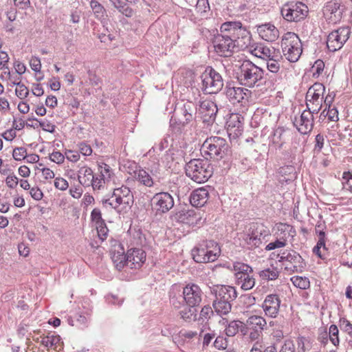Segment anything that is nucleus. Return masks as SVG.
<instances>
[{
  "instance_id": "nucleus-6",
  "label": "nucleus",
  "mask_w": 352,
  "mask_h": 352,
  "mask_svg": "<svg viewBox=\"0 0 352 352\" xmlns=\"http://www.w3.org/2000/svg\"><path fill=\"white\" fill-rule=\"evenodd\" d=\"M102 204L118 210L129 208L133 204V195L128 187L122 186L115 188L111 198L102 200Z\"/></svg>"
},
{
  "instance_id": "nucleus-43",
  "label": "nucleus",
  "mask_w": 352,
  "mask_h": 352,
  "mask_svg": "<svg viewBox=\"0 0 352 352\" xmlns=\"http://www.w3.org/2000/svg\"><path fill=\"white\" fill-rule=\"evenodd\" d=\"M291 281L295 287L301 289H308L310 286L309 278L305 276H294L291 278Z\"/></svg>"
},
{
  "instance_id": "nucleus-13",
  "label": "nucleus",
  "mask_w": 352,
  "mask_h": 352,
  "mask_svg": "<svg viewBox=\"0 0 352 352\" xmlns=\"http://www.w3.org/2000/svg\"><path fill=\"white\" fill-rule=\"evenodd\" d=\"M278 261L282 263L285 269L293 272H301L305 267V263L301 256L295 251L285 250L278 254Z\"/></svg>"
},
{
  "instance_id": "nucleus-45",
  "label": "nucleus",
  "mask_w": 352,
  "mask_h": 352,
  "mask_svg": "<svg viewBox=\"0 0 352 352\" xmlns=\"http://www.w3.org/2000/svg\"><path fill=\"white\" fill-rule=\"evenodd\" d=\"M12 84L16 86L15 94L17 97L21 99H24L28 97L29 94V90L24 84H23L21 81L17 80H13Z\"/></svg>"
},
{
  "instance_id": "nucleus-57",
  "label": "nucleus",
  "mask_w": 352,
  "mask_h": 352,
  "mask_svg": "<svg viewBox=\"0 0 352 352\" xmlns=\"http://www.w3.org/2000/svg\"><path fill=\"white\" fill-rule=\"evenodd\" d=\"M340 329L347 333L352 338V324L344 318L340 320Z\"/></svg>"
},
{
  "instance_id": "nucleus-23",
  "label": "nucleus",
  "mask_w": 352,
  "mask_h": 352,
  "mask_svg": "<svg viewBox=\"0 0 352 352\" xmlns=\"http://www.w3.org/2000/svg\"><path fill=\"white\" fill-rule=\"evenodd\" d=\"M281 300L277 294L267 295L262 305V308L267 316L276 318L279 312Z\"/></svg>"
},
{
  "instance_id": "nucleus-60",
  "label": "nucleus",
  "mask_w": 352,
  "mask_h": 352,
  "mask_svg": "<svg viewBox=\"0 0 352 352\" xmlns=\"http://www.w3.org/2000/svg\"><path fill=\"white\" fill-rule=\"evenodd\" d=\"M324 67V64L322 60H318L315 62L314 65L312 67L313 74L314 76H319L321 72L323 71Z\"/></svg>"
},
{
  "instance_id": "nucleus-16",
  "label": "nucleus",
  "mask_w": 352,
  "mask_h": 352,
  "mask_svg": "<svg viewBox=\"0 0 352 352\" xmlns=\"http://www.w3.org/2000/svg\"><path fill=\"white\" fill-rule=\"evenodd\" d=\"M213 44L216 52L223 56H230L234 50L238 48L236 43L231 37L221 33L215 36Z\"/></svg>"
},
{
  "instance_id": "nucleus-41",
  "label": "nucleus",
  "mask_w": 352,
  "mask_h": 352,
  "mask_svg": "<svg viewBox=\"0 0 352 352\" xmlns=\"http://www.w3.org/2000/svg\"><path fill=\"white\" fill-rule=\"evenodd\" d=\"M197 335V331L181 330L179 333L173 337V341L178 345H182L185 340H190Z\"/></svg>"
},
{
  "instance_id": "nucleus-1",
  "label": "nucleus",
  "mask_w": 352,
  "mask_h": 352,
  "mask_svg": "<svg viewBox=\"0 0 352 352\" xmlns=\"http://www.w3.org/2000/svg\"><path fill=\"white\" fill-rule=\"evenodd\" d=\"M239 67L236 72L237 79L239 82L248 87L258 86L263 78V70L256 66L250 60H243L239 65H236Z\"/></svg>"
},
{
  "instance_id": "nucleus-26",
  "label": "nucleus",
  "mask_w": 352,
  "mask_h": 352,
  "mask_svg": "<svg viewBox=\"0 0 352 352\" xmlns=\"http://www.w3.org/2000/svg\"><path fill=\"white\" fill-rule=\"evenodd\" d=\"M243 117L238 113H232L226 122V127L228 135L233 138H236L242 134L243 131L242 120Z\"/></svg>"
},
{
  "instance_id": "nucleus-51",
  "label": "nucleus",
  "mask_w": 352,
  "mask_h": 352,
  "mask_svg": "<svg viewBox=\"0 0 352 352\" xmlns=\"http://www.w3.org/2000/svg\"><path fill=\"white\" fill-rule=\"evenodd\" d=\"M320 116L324 117L327 116L331 121H337L338 120V111L335 107H328L327 113L326 109H324Z\"/></svg>"
},
{
  "instance_id": "nucleus-33",
  "label": "nucleus",
  "mask_w": 352,
  "mask_h": 352,
  "mask_svg": "<svg viewBox=\"0 0 352 352\" xmlns=\"http://www.w3.org/2000/svg\"><path fill=\"white\" fill-rule=\"evenodd\" d=\"M219 324L225 329V333L227 336H234L239 331L242 326V322L240 320H232L229 322L228 318H223L219 320Z\"/></svg>"
},
{
  "instance_id": "nucleus-15",
  "label": "nucleus",
  "mask_w": 352,
  "mask_h": 352,
  "mask_svg": "<svg viewBox=\"0 0 352 352\" xmlns=\"http://www.w3.org/2000/svg\"><path fill=\"white\" fill-rule=\"evenodd\" d=\"M350 30L348 27H342L331 32L327 41L328 49L331 52H336L342 48L343 45L349 39Z\"/></svg>"
},
{
  "instance_id": "nucleus-25",
  "label": "nucleus",
  "mask_w": 352,
  "mask_h": 352,
  "mask_svg": "<svg viewBox=\"0 0 352 352\" xmlns=\"http://www.w3.org/2000/svg\"><path fill=\"white\" fill-rule=\"evenodd\" d=\"M174 219L189 226H197L201 221L200 214L195 210H181L174 215Z\"/></svg>"
},
{
  "instance_id": "nucleus-44",
  "label": "nucleus",
  "mask_w": 352,
  "mask_h": 352,
  "mask_svg": "<svg viewBox=\"0 0 352 352\" xmlns=\"http://www.w3.org/2000/svg\"><path fill=\"white\" fill-rule=\"evenodd\" d=\"M279 271L276 267H272L262 270L260 276L265 280H275L278 277Z\"/></svg>"
},
{
  "instance_id": "nucleus-64",
  "label": "nucleus",
  "mask_w": 352,
  "mask_h": 352,
  "mask_svg": "<svg viewBox=\"0 0 352 352\" xmlns=\"http://www.w3.org/2000/svg\"><path fill=\"white\" fill-rule=\"evenodd\" d=\"M295 346L292 340H285L284 344L282 346L280 352H294Z\"/></svg>"
},
{
  "instance_id": "nucleus-32",
  "label": "nucleus",
  "mask_w": 352,
  "mask_h": 352,
  "mask_svg": "<svg viewBox=\"0 0 352 352\" xmlns=\"http://www.w3.org/2000/svg\"><path fill=\"white\" fill-rule=\"evenodd\" d=\"M208 199V192L204 188H199L193 190L190 196L192 206L199 208L204 206Z\"/></svg>"
},
{
  "instance_id": "nucleus-49",
  "label": "nucleus",
  "mask_w": 352,
  "mask_h": 352,
  "mask_svg": "<svg viewBox=\"0 0 352 352\" xmlns=\"http://www.w3.org/2000/svg\"><path fill=\"white\" fill-rule=\"evenodd\" d=\"M91 222L94 226L102 225L104 221L102 218V214L98 208H94L91 213Z\"/></svg>"
},
{
  "instance_id": "nucleus-34",
  "label": "nucleus",
  "mask_w": 352,
  "mask_h": 352,
  "mask_svg": "<svg viewBox=\"0 0 352 352\" xmlns=\"http://www.w3.org/2000/svg\"><path fill=\"white\" fill-rule=\"evenodd\" d=\"M94 173L91 168L84 166L80 168L78 171V179L79 183L85 186L89 187L91 184L94 179Z\"/></svg>"
},
{
  "instance_id": "nucleus-24",
  "label": "nucleus",
  "mask_w": 352,
  "mask_h": 352,
  "mask_svg": "<svg viewBox=\"0 0 352 352\" xmlns=\"http://www.w3.org/2000/svg\"><path fill=\"white\" fill-rule=\"evenodd\" d=\"M226 95L232 103L245 104L248 102L251 91L243 87H228Z\"/></svg>"
},
{
  "instance_id": "nucleus-54",
  "label": "nucleus",
  "mask_w": 352,
  "mask_h": 352,
  "mask_svg": "<svg viewBox=\"0 0 352 352\" xmlns=\"http://www.w3.org/2000/svg\"><path fill=\"white\" fill-rule=\"evenodd\" d=\"M97 230L98 236L99 239L103 241L104 239H106L107 236L108 234L109 230L106 226L105 222L103 223L102 225H98L94 226Z\"/></svg>"
},
{
  "instance_id": "nucleus-7",
  "label": "nucleus",
  "mask_w": 352,
  "mask_h": 352,
  "mask_svg": "<svg viewBox=\"0 0 352 352\" xmlns=\"http://www.w3.org/2000/svg\"><path fill=\"white\" fill-rule=\"evenodd\" d=\"M234 272L236 284L243 290H250L255 285V278L252 268L243 263L235 262L232 267H228Z\"/></svg>"
},
{
  "instance_id": "nucleus-53",
  "label": "nucleus",
  "mask_w": 352,
  "mask_h": 352,
  "mask_svg": "<svg viewBox=\"0 0 352 352\" xmlns=\"http://www.w3.org/2000/svg\"><path fill=\"white\" fill-rule=\"evenodd\" d=\"M196 10L201 14H205L210 10L208 0H197Z\"/></svg>"
},
{
  "instance_id": "nucleus-48",
  "label": "nucleus",
  "mask_w": 352,
  "mask_h": 352,
  "mask_svg": "<svg viewBox=\"0 0 352 352\" xmlns=\"http://www.w3.org/2000/svg\"><path fill=\"white\" fill-rule=\"evenodd\" d=\"M287 245V241L285 239L277 237L276 240L273 242H270L265 247V250L267 251L273 250L277 248H284Z\"/></svg>"
},
{
  "instance_id": "nucleus-55",
  "label": "nucleus",
  "mask_w": 352,
  "mask_h": 352,
  "mask_svg": "<svg viewBox=\"0 0 352 352\" xmlns=\"http://www.w3.org/2000/svg\"><path fill=\"white\" fill-rule=\"evenodd\" d=\"M54 186L60 190H66L69 187V184L66 179L63 177H56L54 180Z\"/></svg>"
},
{
  "instance_id": "nucleus-61",
  "label": "nucleus",
  "mask_w": 352,
  "mask_h": 352,
  "mask_svg": "<svg viewBox=\"0 0 352 352\" xmlns=\"http://www.w3.org/2000/svg\"><path fill=\"white\" fill-rule=\"evenodd\" d=\"M78 148L80 153L85 156H89L92 153L91 147L85 142H81L78 144Z\"/></svg>"
},
{
  "instance_id": "nucleus-35",
  "label": "nucleus",
  "mask_w": 352,
  "mask_h": 352,
  "mask_svg": "<svg viewBox=\"0 0 352 352\" xmlns=\"http://www.w3.org/2000/svg\"><path fill=\"white\" fill-rule=\"evenodd\" d=\"M277 230V237L285 239L286 241L289 239H293L296 234V232L293 226L287 224L279 223L276 226Z\"/></svg>"
},
{
  "instance_id": "nucleus-36",
  "label": "nucleus",
  "mask_w": 352,
  "mask_h": 352,
  "mask_svg": "<svg viewBox=\"0 0 352 352\" xmlns=\"http://www.w3.org/2000/svg\"><path fill=\"white\" fill-rule=\"evenodd\" d=\"M41 343L47 349L51 348L54 350H57L58 348L60 349L63 344L60 337L58 335L54 334H49L47 336L43 337Z\"/></svg>"
},
{
  "instance_id": "nucleus-62",
  "label": "nucleus",
  "mask_w": 352,
  "mask_h": 352,
  "mask_svg": "<svg viewBox=\"0 0 352 352\" xmlns=\"http://www.w3.org/2000/svg\"><path fill=\"white\" fill-rule=\"evenodd\" d=\"M39 124L42 129L47 132L54 133L55 131V125L47 120L41 121Z\"/></svg>"
},
{
  "instance_id": "nucleus-14",
  "label": "nucleus",
  "mask_w": 352,
  "mask_h": 352,
  "mask_svg": "<svg viewBox=\"0 0 352 352\" xmlns=\"http://www.w3.org/2000/svg\"><path fill=\"white\" fill-rule=\"evenodd\" d=\"M151 210L157 214L168 212L174 206V199L168 192L156 193L151 200Z\"/></svg>"
},
{
  "instance_id": "nucleus-42",
  "label": "nucleus",
  "mask_w": 352,
  "mask_h": 352,
  "mask_svg": "<svg viewBox=\"0 0 352 352\" xmlns=\"http://www.w3.org/2000/svg\"><path fill=\"white\" fill-rule=\"evenodd\" d=\"M179 315L184 320L190 322L191 321L196 320L197 311L195 307L188 306L187 307L184 308L182 311H180Z\"/></svg>"
},
{
  "instance_id": "nucleus-58",
  "label": "nucleus",
  "mask_w": 352,
  "mask_h": 352,
  "mask_svg": "<svg viewBox=\"0 0 352 352\" xmlns=\"http://www.w3.org/2000/svg\"><path fill=\"white\" fill-rule=\"evenodd\" d=\"M107 182L103 179L102 177H98L94 176L93 182H91V186H92L94 190H101L104 188V184Z\"/></svg>"
},
{
  "instance_id": "nucleus-9",
  "label": "nucleus",
  "mask_w": 352,
  "mask_h": 352,
  "mask_svg": "<svg viewBox=\"0 0 352 352\" xmlns=\"http://www.w3.org/2000/svg\"><path fill=\"white\" fill-rule=\"evenodd\" d=\"M229 146L226 140L217 136L207 138L201 146V151L210 158L219 160L224 157Z\"/></svg>"
},
{
  "instance_id": "nucleus-10",
  "label": "nucleus",
  "mask_w": 352,
  "mask_h": 352,
  "mask_svg": "<svg viewBox=\"0 0 352 352\" xmlns=\"http://www.w3.org/2000/svg\"><path fill=\"white\" fill-rule=\"evenodd\" d=\"M202 90L207 94H217L223 86V78L219 73L212 67H208L201 76Z\"/></svg>"
},
{
  "instance_id": "nucleus-8",
  "label": "nucleus",
  "mask_w": 352,
  "mask_h": 352,
  "mask_svg": "<svg viewBox=\"0 0 352 352\" xmlns=\"http://www.w3.org/2000/svg\"><path fill=\"white\" fill-rule=\"evenodd\" d=\"M283 18L287 22H299L307 18L309 14L307 6L300 1H290L280 8Z\"/></svg>"
},
{
  "instance_id": "nucleus-46",
  "label": "nucleus",
  "mask_w": 352,
  "mask_h": 352,
  "mask_svg": "<svg viewBox=\"0 0 352 352\" xmlns=\"http://www.w3.org/2000/svg\"><path fill=\"white\" fill-rule=\"evenodd\" d=\"M338 334V327L336 324H331L329 329V337L331 343L336 346H338L340 343Z\"/></svg>"
},
{
  "instance_id": "nucleus-27",
  "label": "nucleus",
  "mask_w": 352,
  "mask_h": 352,
  "mask_svg": "<svg viewBox=\"0 0 352 352\" xmlns=\"http://www.w3.org/2000/svg\"><path fill=\"white\" fill-rule=\"evenodd\" d=\"M146 261V253L141 249L134 248L128 250L126 265L131 269H139Z\"/></svg>"
},
{
  "instance_id": "nucleus-4",
  "label": "nucleus",
  "mask_w": 352,
  "mask_h": 352,
  "mask_svg": "<svg viewBox=\"0 0 352 352\" xmlns=\"http://www.w3.org/2000/svg\"><path fill=\"white\" fill-rule=\"evenodd\" d=\"M281 49L285 58L289 62L295 63L302 52V45L298 36L294 32H287L282 37Z\"/></svg>"
},
{
  "instance_id": "nucleus-40",
  "label": "nucleus",
  "mask_w": 352,
  "mask_h": 352,
  "mask_svg": "<svg viewBox=\"0 0 352 352\" xmlns=\"http://www.w3.org/2000/svg\"><path fill=\"white\" fill-rule=\"evenodd\" d=\"M134 178L141 184L147 187H151L154 184L153 179L151 176L144 169H139L135 171Z\"/></svg>"
},
{
  "instance_id": "nucleus-39",
  "label": "nucleus",
  "mask_w": 352,
  "mask_h": 352,
  "mask_svg": "<svg viewBox=\"0 0 352 352\" xmlns=\"http://www.w3.org/2000/svg\"><path fill=\"white\" fill-rule=\"evenodd\" d=\"M278 174L283 177V179L280 178V182H290L296 178L295 168L293 166L287 165L280 167L278 170Z\"/></svg>"
},
{
  "instance_id": "nucleus-63",
  "label": "nucleus",
  "mask_w": 352,
  "mask_h": 352,
  "mask_svg": "<svg viewBox=\"0 0 352 352\" xmlns=\"http://www.w3.org/2000/svg\"><path fill=\"white\" fill-rule=\"evenodd\" d=\"M30 194L31 197L36 201H39V200L42 199V198L43 197V192L38 187L31 188L30 190Z\"/></svg>"
},
{
  "instance_id": "nucleus-52",
  "label": "nucleus",
  "mask_w": 352,
  "mask_h": 352,
  "mask_svg": "<svg viewBox=\"0 0 352 352\" xmlns=\"http://www.w3.org/2000/svg\"><path fill=\"white\" fill-rule=\"evenodd\" d=\"M13 158L16 161H21L27 157V149L24 147H17L13 150Z\"/></svg>"
},
{
  "instance_id": "nucleus-12",
  "label": "nucleus",
  "mask_w": 352,
  "mask_h": 352,
  "mask_svg": "<svg viewBox=\"0 0 352 352\" xmlns=\"http://www.w3.org/2000/svg\"><path fill=\"white\" fill-rule=\"evenodd\" d=\"M270 236V230L262 224H256L251 227L250 232L244 234L245 245L249 249H255L266 241Z\"/></svg>"
},
{
  "instance_id": "nucleus-38",
  "label": "nucleus",
  "mask_w": 352,
  "mask_h": 352,
  "mask_svg": "<svg viewBox=\"0 0 352 352\" xmlns=\"http://www.w3.org/2000/svg\"><path fill=\"white\" fill-rule=\"evenodd\" d=\"M212 307L214 313L217 315L219 316L221 318H226L231 311L232 305L231 303L226 302H219V301H213Z\"/></svg>"
},
{
  "instance_id": "nucleus-18",
  "label": "nucleus",
  "mask_w": 352,
  "mask_h": 352,
  "mask_svg": "<svg viewBox=\"0 0 352 352\" xmlns=\"http://www.w3.org/2000/svg\"><path fill=\"white\" fill-rule=\"evenodd\" d=\"M183 298L189 307H196L202 299V291L196 284H188L183 288Z\"/></svg>"
},
{
  "instance_id": "nucleus-21",
  "label": "nucleus",
  "mask_w": 352,
  "mask_h": 352,
  "mask_svg": "<svg viewBox=\"0 0 352 352\" xmlns=\"http://www.w3.org/2000/svg\"><path fill=\"white\" fill-rule=\"evenodd\" d=\"M314 113L307 109L304 110L299 117L294 118V124L300 133L307 134L312 130Z\"/></svg>"
},
{
  "instance_id": "nucleus-22",
  "label": "nucleus",
  "mask_w": 352,
  "mask_h": 352,
  "mask_svg": "<svg viewBox=\"0 0 352 352\" xmlns=\"http://www.w3.org/2000/svg\"><path fill=\"white\" fill-rule=\"evenodd\" d=\"M212 293L214 295L213 301L231 303L237 297V292L234 287L228 285H217L213 287Z\"/></svg>"
},
{
  "instance_id": "nucleus-59",
  "label": "nucleus",
  "mask_w": 352,
  "mask_h": 352,
  "mask_svg": "<svg viewBox=\"0 0 352 352\" xmlns=\"http://www.w3.org/2000/svg\"><path fill=\"white\" fill-rule=\"evenodd\" d=\"M30 65L32 69L36 72H40L41 69V63L39 58L33 56L30 60Z\"/></svg>"
},
{
  "instance_id": "nucleus-11",
  "label": "nucleus",
  "mask_w": 352,
  "mask_h": 352,
  "mask_svg": "<svg viewBox=\"0 0 352 352\" xmlns=\"http://www.w3.org/2000/svg\"><path fill=\"white\" fill-rule=\"evenodd\" d=\"M325 87L322 83H314L309 87L306 95L307 108L312 113H318L322 107Z\"/></svg>"
},
{
  "instance_id": "nucleus-29",
  "label": "nucleus",
  "mask_w": 352,
  "mask_h": 352,
  "mask_svg": "<svg viewBox=\"0 0 352 352\" xmlns=\"http://www.w3.org/2000/svg\"><path fill=\"white\" fill-rule=\"evenodd\" d=\"M257 32L262 39L268 42H273L279 36L278 30L272 23L258 25Z\"/></svg>"
},
{
  "instance_id": "nucleus-47",
  "label": "nucleus",
  "mask_w": 352,
  "mask_h": 352,
  "mask_svg": "<svg viewBox=\"0 0 352 352\" xmlns=\"http://www.w3.org/2000/svg\"><path fill=\"white\" fill-rule=\"evenodd\" d=\"M280 60H281V58H270V59L266 60L267 69L272 73H274V74L278 73L280 69Z\"/></svg>"
},
{
  "instance_id": "nucleus-3",
  "label": "nucleus",
  "mask_w": 352,
  "mask_h": 352,
  "mask_svg": "<svg viewBox=\"0 0 352 352\" xmlns=\"http://www.w3.org/2000/svg\"><path fill=\"white\" fill-rule=\"evenodd\" d=\"M186 175L197 183L206 182L212 175L213 168L206 159H193L185 167Z\"/></svg>"
},
{
  "instance_id": "nucleus-20",
  "label": "nucleus",
  "mask_w": 352,
  "mask_h": 352,
  "mask_svg": "<svg viewBox=\"0 0 352 352\" xmlns=\"http://www.w3.org/2000/svg\"><path fill=\"white\" fill-rule=\"evenodd\" d=\"M217 112V104L212 100L206 99L199 102L198 113L204 122H213Z\"/></svg>"
},
{
  "instance_id": "nucleus-56",
  "label": "nucleus",
  "mask_w": 352,
  "mask_h": 352,
  "mask_svg": "<svg viewBox=\"0 0 352 352\" xmlns=\"http://www.w3.org/2000/svg\"><path fill=\"white\" fill-rule=\"evenodd\" d=\"M228 346V340L223 336H217L214 342V346L219 349L223 350L226 349Z\"/></svg>"
},
{
  "instance_id": "nucleus-2",
  "label": "nucleus",
  "mask_w": 352,
  "mask_h": 352,
  "mask_svg": "<svg viewBox=\"0 0 352 352\" xmlns=\"http://www.w3.org/2000/svg\"><path fill=\"white\" fill-rule=\"evenodd\" d=\"M220 32L223 35L231 37L232 40L236 43L238 49H245L251 43L250 32L239 21L223 23L221 25Z\"/></svg>"
},
{
  "instance_id": "nucleus-17",
  "label": "nucleus",
  "mask_w": 352,
  "mask_h": 352,
  "mask_svg": "<svg viewBox=\"0 0 352 352\" xmlns=\"http://www.w3.org/2000/svg\"><path fill=\"white\" fill-rule=\"evenodd\" d=\"M267 325L265 319L259 316H252L247 320L249 329V338L251 341L258 340L262 336L263 331Z\"/></svg>"
},
{
  "instance_id": "nucleus-31",
  "label": "nucleus",
  "mask_w": 352,
  "mask_h": 352,
  "mask_svg": "<svg viewBox=\"0 0 352 352\" xmlns=\"http://www.w3.org/2000/svg\"><path fill=\"white\" fill-rule=\"evenodd\" d=\"M254 56L267 60L270 58H280L278 50L273 47H269L263 44H258L252 51Z\"/></svg>"
},
{
  "instance_id": "nucleus-19",
  "label": "nucleus",
  "mask_w": 352,
  "mask_h": 352,
  "mask_svg": "<svg viewBox=\"0 0 352 352\" xmlns=\"http://www.w3.org/2000/svg\"><path fill=\"white\" fill-rule=\"evenodd\" d=\"M344 10L345 7L342 5L341 2L330 1L324 8L323 13L329 23H337L340 21Z\"/></svg>"
},
{
  "instance_id": "nucleus-30",
  "label": "nucleus",
  "mask_w": 352,
  "mask_h": 352,
  "mask_svg": "<svg viewBox=\"0 0 352 352\" xmlns=\"http://www.w3.org/2000/svg\"><path fill=\"white\" fill-rule=\"evenodd\" d=\"M111 256L115 267L118 270H121L126 265V254H124V249L120 243L113 246Z\"/></svg>"
},
{
  "instance_id": "nucleus-5",
  "label": "nucleus",
  "mask_w": 352,
  "mask_h": 352,
  "mask_svg": "<svg viewBox=\"0 0 352 352\" xmlns=\"http://www.w3.org/2000/svg\"><path fill=\"white\" fill-rule=\"evenodd\" d=\"M221 249L214 241H205L192 250L193 259L197 263L214 262L220 256Z\"/></svg>"
},
{
  "instance_id": "nucleus-50",
  "label": "nucleus",
  "mask_w": 352,
  "mask_h": 352,
  "mask_svg": "<svg viewBox=\"0 0 352 352\" xmlns=\"http://www.w3.org/2000/svg\"><path fill=\"white\" fill-rule=\"evenodd\" d=\"M113 175V172L109 166L104 164L103 166H100V175L99 177H102L107 182L111 180Z\"/></svg>"
},
{
  "instance_id": "nucleus-37",
  "label": "nucleus",
  "mask_w": 352,
  "mask_h": 352,
  "mask_svg": "<svg viewBox=\"0 0 352 352\" xmlns=\"http://www.w3.org/2000/svg\"><path fill=\"white\" fill-rule=\"evenodd\" d=\"M89 5L95 17L104 24L107 21V15L104 6L96 0H91Z\"/></svg>"
},
{
  "instance_id": "nucleus-28",
  "label": "nucleus",
  "mask_w": 352,
  "mask_h": 352,
  "mask_svg": "<svg viewBox=\"0 0 352 352\" xmlns=\"http://www.w3.org/2000/svg\"><path fill=\"white\" fill-rule=\"evenodd\" d=\"M292 136V132L283 127L274 129L270 138L271 144L277 148H282L287 143Z\"/></svg>"
}]
</instances>
